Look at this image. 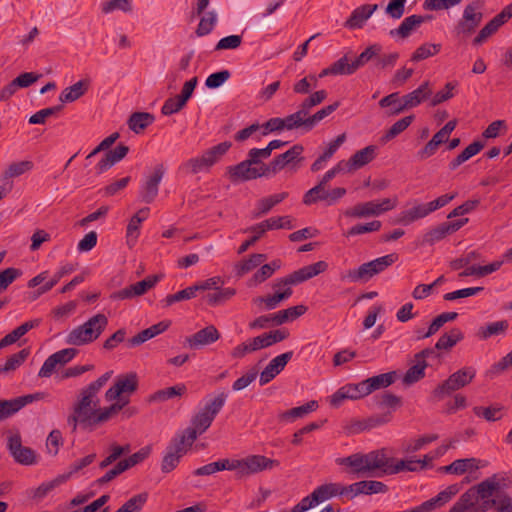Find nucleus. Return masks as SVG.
<instances>
[{"label": "nucleus", "mask_w": 512, "mask_h": 512, "mask_svg": "<svg viewBox=\"0 0 512 512\" xmlns=\"http://www.w3.org/2000/svg\"><path fill=\"white\" fill-rule=\"evenodd\" d=\"M33 162L24 160L11 163L2 174V180H8L23 175L33 169Z\"/></svg>", "instance_id": "45"}, {"label": "nucleus", "mask_w": 512, "mask_h": 512, "mask_svg": "<svg viewBox=\"0 0 512 512\" xmlns=\"http://www.w3.org/2000/svg\"><path fill=\"white\" fill-rule=\"evenodd\" d=\"M340 465L350 468L352 474L358 477H381L393 475L400 471H417L420 461L400 460L394 464V459L388 457L385 449L373 450L369 453H354L337 460Z\"/></svg>", "instance_id": "1"}, {"label": "nucleus", "mask_w": 512, "mask_h": 512, "mask_svg": "<svg viewBox=\"0 0 512 512\" xmlns=\"http://www.w3.org/2000/svg\"><path fill=\"white\" fill-rule=\"evenodd\" d=\"M432 94V89L430 88V83L428 81L423 82L417 89L412 92L404 95L402 97L404 101V106L409 109L417 107L423 101L428 99Z\"/></svg>", "instance_id": "27"}, {"label": "nucleus", "mask_w": 512, "mask_h": 512, "mask_svg": "<svg viewBox=\"0 0 512 512\" xmlns=\"http://www.w3.org/2000/svg\"><path fill=\"white\" fill-rule=\"evenodd\" d=\"M141 219L138 217H131L126 229V243L129 248L135 246L140 235Z\"/></svg>", "instance_id": "61"}, {"label": "nucleus", "mask_w": 512, "mask_h": 512, "mask_svg": "<svg viewBox=\"0 0 512 512\" xmlns=\"http://www.w3.org/2000/svg\"><path fill=\"white\" fill-rule=\"evenodd\" d=\"M239 460L238 476L255 474L264 470H271L279 466V461L267 458L263 455H250Z\"/></svg>", "instance_id": "11"}, {"label": "nucleus", "mask_w": 512, "mask_h": 512, "mask_svg": "<svg viewBox=\"0 0 512 512\" xmlns=\"http://www.w3.org/2000/svg\"><path fill=\"white\" fill-rule=\"evenodd\" d=\"M155 120L153 114L148 112H134L128 119V127L134 133L139 134L148 126H150Z\"/></svg>", "instance_id": "32"}, {"label": "nucleus", "mask_w": 512, "mask_h": 512, "mask_svg": "<svg viewBox=\"0 0 512 512\" xmlns=\"http://www.w3.org/2000/svg\"><path fill=\"white\" fill-rule=\"evenodd\" d=\"M318 408V402L315 400L309 401L304 405L294 407L290 410H287L279 415L280 420H290L303 418L309 413L315 411Z\"/></svg>", "instance_id": "37"}, {"label": "nucleus", "mask_w": 512, "mask_h": 512, "mask_svg": "<svg viewBox=\"0 0 512 512\" xmlns=\"http://www.w3.org/2000/svg\"><path fill=\"white\" fill-rule=\"evenodd\" d=\"M197 293V287H194V285L189 286L181 291H178L174 294L167 295L162 301L163 307H169L173 305L176 302L184 301V300H190L194 297H196Z\"/></svg>", "instance_id": "46"}, {"label": "nucleus", "mask_w": 512, "mask_h": 512, "mask_svg": "<svg viewBox=\"0 0 512 512\" xmlns=\"http://www.w3.org/2000/svg\"><path fill=\"white\" fill-rule=\"evenodd\" d=\"M138 388V377L136 373H127L120 375L115 384L110 387L106 393L105 398L107 401H114L120 399V396L125 393H133Z\"/></svg>", "instance_id": "15"}, {"label": "nucleus", "mask_w": 512, "mask_h": 512, "mask_svg": "<svg viewBox=\"0 0 512 512\" xmlns=\"http://www.w3.org/2000/svg\"><path fill=\"white\" fill-rule=\"evenodd\" d=\"M127 404L128 400L123 401V398H120L118 402L113 403L109 407H106L104 409L98 408L93 419L94 426L108 421L110 418L115 416L119 411H121Z\"/></svg>", "instance_id": "36"}, {"label": "nucleus", "mask_w": 512, "mask_h": 512, "mask_svg": "<svg viewBox=\"0 0 512 512\" xmlns=\"http://www.w3.org/2000/svg\"><path fill=\"white\" fill-rule=\"evenodd\" d=\"M432 16H422V15H411L406 17L398 28L392 29L390 31L391 36H399L400 38H407L411 32L419 27L422 23L431 20Z\"/></svg>", "instance_id": "24"}, {"label": "nucleus", "mask_w": 512, "mask_h": 512, "mask_svg": "<svg viewBox=\"0 0 512 512\" xmlns=\"http://www.w3.org/2000/svg\"><path fill=\"white\" fill-rule=\"evenodd\" d=\"M397 204V197H394L393 199L385 198L380 203H375L374 201L358 203L351 209L347 210L345 212V215L355 218L379 216L384 212L394 209L397 206Z\"/></svg>", "instance_id": "9"}, {"label": "nucleus", "mask_w": 512, "mask_h": 512, "mask_svg": "<svg viewBox=\"0 0 512 512\" xmlns=\"http://www.w3.org/2000/svg\"><path fill=\"white\" fill-rule=\"evenodd\" d=\"M187 392L185 384H177L175 386L166 387L155 391L149 396V402L162 403L174 398H180Z\"/></svg>", "instance_id": "29"}, {"label": "nucleus", "mask_w": 512, "mask_h": 512, "mask_svg": "<svg viewBox=\"0 0 512 512\" xmlns=\"http://www.w3.org/2000/svg\"><path fill=\"white\" fill-rule=\"evenodd\" d=\"M501 490V484L497 478V475H493L479 484L469 488L465 493L473 495V503L476 505L479 499H488L491 496L498 493Z\"/></svg>", "instance_id": "19"}, {"label": "nucleus", "mask_w": 512, "mask_h": 512, "mask_svg": "<svg viewBox=\"0 0 512 512\" xmlns=\"http://www.w3.org/2000/svg\"><path fill=\"white\" fill-rule=\"evenodd\" d=\"M236 294V290L231 287H227L224 289H217L213 293H208L205 296V301L210 306H218L222 305L228 300H230Z\"/></svg>", "instance_id": "44"}, {"label": "nucleus", "mask_w": 512, "mask_h": 512, "mask_svg": "<svg viewBox=\"0 0 512 512\" xmlns=\"http://www.w3.org/2000/svg\"><path fill=\"white\" fill-rule=\"evenodd\" d=\"M458 317V313L456 312H444L440 315H438L434 320L430 323L427 331L422 335L419 336L418 339H424L431 337L435 333L438 332V330L447 322L453 321Z\"/></svg>", "instance_id": "43"}, {"label": "nucleus", "mask_w": 512, "mask_h": 512, "mask_svg": "<svg viewBox=\"0 0 512 512\" xmlns=\"http://www.w3.org/2000/svg\"><path fill=\"white\" fill-rule=\"evenodd\" d=\"M416 363L411 366L403 376L402 382L406 386H410L425 377V369L428 367L427 362L414 360Z\"/></svg>", "instance_id": "38"}, {"label": "nucleus", "mask_w": 512, "mask_h": 512, "mask_svg": "<svg viewBox=\"0 0 512 512\" xmlns=\"http://www.w3.org/2000/svg\"><path fill=\"white\" fill-rule=\"evenodd\" d=\"M473 500L472 494L464 492L453 504L449 512H475V504L473 503Z\"/></svg>", "instance_id": "62"}, {"label": "nucleus", "mask_w": 512, "mask_h": 512, "mask_svg": "<svg viewBox=\"0 0 512 512\" xmlns=\"http://www.w3.org/2000/svg\"><path fill=\"white\" fill-rule=\"evenodd\" d=\"M164 174V165L158 164L154 167L153 173L146 178L139 192L140 198L144 203L150 204L155 200Z\"/></svg>", "instance_id": "13"}, {"label": "nucleus", "mask_w": 512, "mask_h": 512, "mask_svg": "<svg viewBox=\"0 0 512 512\" xmlns=\"http://www.w3.org/2000/svg\"><path fill=\"white\" fill-rule=\"evenodd\" d=\"M414 115L405 116L396 121L382 137L384 142L390 141L405 131L413 122Z\"/></svg>", "instance_id": "47"}, {"label": "nucleus", "mask_w": 512, "mask_h": 512, "mask_svg": "<svg viewBox=\"0 0 512 512\" xmlns=\"http://www.w3.org/2000/svg\"><path fill=\"white\" fill-rule=\"evenodd\" d=\"M220 338V333L214 325H209L195 334L186 338V343L190 348L196 349L200 346L209 345Z\"/></svg>", "instance_id": "20"}, {"label": "nucleus", "mask_w": 512, "mask_h": 512, "mask_svg": "<svg viewBox=\"0 0 512 512\" xmlns=\"http://www.w3.org/2000/svg\"><path fill=\"white\" fill-rule=\"evenodd\" d=\"M89 87V80H80L70 87L65 88L59 97L63 103L73 102L83 96Z\"/></svg>", "instance_id": "33"}, {"label": "nucleus", "mask_w": 512, "mask_h": 512, "mask_svg": "<svg viewBox=\"0 0 512 512\" xmlns=\"http://www.w3.org/2000/svg\"><path fill=\"white\" fill-rule=\"evenodd\" d=\"M284 129L286 130H295L302 129L304 132H309V126L307 118H303L299 113L294 112L290 115H287L283 118Z\"/></svg>", "instance_id": "51"}, {"label": "nucleus", "mask_w": 512, "mask_h": 512, "mask_svg": "<svg viewBox=\"0 0 512 512\" xmlns=\"http://www.w3.org/2000/svg\"><path fill=\"white\" fill-rule=\"evenodd\" d=\"M430 210L428 208L427 203L418 204L412 208L402 211L395 223H400L403 225H408L418 219L424 218L430 214Z\"/></svg>", "instance_id": "31"}, {"label": "nucleus", "mask_w": 512, "mask_h": 512, "mask_svg": "<svg viewBox=\"0 0 512 512\" xmlns=\"http://www.w3.org/2000/svg\"><path fill=\"white\" fill-rule=\"evenodd\" d=\"M129 152V147L120 143L113 150L105 153L103 158L96 164L95 169L98 174L110 169L114 164L121 161Z\"/></svg>", "instance_id": "21"}, {"label": "nucleus", "mask_w": 512, "mask_h": 512, "mask_svg": "<svg viewBox=\"0 0 512 512\" xmlns=\"http://www.w3.org/2000/svg\"><path fill=\"white\" fill-rule=\"evenodd\" d=\"M8 450L14 460L21 465H33L36 463V455L30 447L22 445L20 435L10 436L8 439Z\"/></svg>", "instance_id": "17"}, {"label": "nucleus", "mask_w": 512, "mask_h": 512, "mask_svg": "<svg viewBox=\"0 0 512 512\" xmlns=\"http://www.w3.org/2000/svg\"><path fill=\"white\" fill-rule=\"evenodd\" d=\"M306 311L307 307L305 305H297L278 311L276 318L278 321L284 324L286 322L297 319L298 317L302 316Z\"/></svg>", "instance_id": "59"}, {"label": "nucleus", "mask_w": 512, "mask_h": 512, "mask_svg": "<svg viewBox=\"0 0 512 512\" xmlns=\"http://www.w3.org/2000/svg\"><path fill=\"white\" fill-rule=\"evenodd\" d=\"M484 7V1L483 0H474L471 3H469L464 11L462 18L475 22L477 24H480L482 21L483 14L481 13V9Z\"/></svg>", "instance_id": "48"}, {"label": "nucleus", "mask_w": 512, "mask_h": 512, "mask_svg": "<svg viewBox=\"0 0 512 512\" xmlns=\"http://www.w3.org/2000/svg\"><path fill=\"white\" fill-rule=\"evenodd\" d=\"M382 51V46L379 44H373L368 46L358 57L352 60L356 71L363 67L366 63L372 60L374 57H378Z\"/></svg>", "instance_id": "50"}, {"label": "nucleus", "mask_w": 512, "mask_h": 512, "mask_svg": "<svg viewBox=\"0 0 512 512\" xmlns=\"http://www.w3.org/2000/svg\"><path fill=\"white\" fill-rule=\"evenodd\" d=\"M217 22V14L214 11L207 12L201 19L198 24V27L195 31L197 36L202 37L209 34L216 25Z\"/></svg>", "instance_id": "56"}, {"label": "nucleus", "mask_w": 512, "mask_h": 512, "mask_svg": "<svg viewBox=\"0 0 512 512\" xmlns=\"http://www.w3.org/2000/svg\"><path fill=\"white\" fill-rule=\"evenodd\" d=\"M328 264L325 261H318L314 264L304 266L286 277L277 279L274 284V289H282L290 287L291 285H296L307 281L320 273H323L327 270Z\"/></svg>", "instance_id": "8"}, {"label": "nucleus", "mask_w": 512, "mask_h": 512, "mask_svg": "<svg viewBox=\"0 0 512 512\" xmlns=\"http://www.w3.org/2000/svg\"><path fill=\"white\" fill-rule=\"evenodd\" d=\"M378 9L377 4H364L354 9L344 26L349 29L362 28L364 23Z\"/></svg>", "instance_id": "23"}, {"label": "nucleus", "mask_w": 512, "mask_h": 512, "mask_svg": "<svg viewBox=\"0 0 512 512\" xmlns=\"http://www.w3.org/2000/svg\"><path fill=\"white\" fill-rule=\"evenodd\" d=\"M289 337V332L286 329L272 330L254 337V342L258 350L272 346L275 343L281 342Z\"/></svg>", "instance_id": "30"}, {"label": "nucleus", "mask_w": 512, "mask_h": 512, "mask_svg": "<svg viewBox=\"0 0 512 512\" xmlns=\"http://www.w3.org/2000/svg\"><path fill=\"white\" fill-rule=\"evenodd\" d=\"M45 395L44 392H36L10 400H0V422L13 416L26 405L44 399Z\"/></svg>", "instance_id": "12"}, {"label": "nucleus", "mask_w": 512, "mask_h": 512, "mask_svg": "<svg viewBox=\"0 0 512 512\" xmlns=\"http://www.w3.org/2000/svg\"><path fill=\"white\" fill-rule=\"evenodd\" d=\"M99 403V399H93L89 395H86L84 392L80 391L79 400L74 404L73 409L75 410L77 416L83 415L93 423V419L95 413L97 412Z\"/></svg>", "instance_id": "25"}, {"label": "nucleus", "mask_w": 512, "mask_h": 512, "mask_svg": "<svg viewBox=\"0 0 512 512\" xmlns=\"http://www.w3.org/2000/svg\"><path fill=\"white\" fill-rule=\"evenodd\" d=\"M190 447L187 446V441L184 437L180 435L174 437L166 448V453L161 463V471L169 473L174 470Z\"/></svg>", "instance_id": "10"}, {"label": "nucleus", "mask_w": 512, "mask_h": 512, "mask_svg": "<svg viewBox=\"0 0 512 512\" xmlns=\"http://www.w3.org/2000/svg\"><path fill=\"white\" fill-rule=\"evenodd\" d=\"M468 218H460L455 221L443 222L435 228L430 229L425 233L423 242L429 245L444 239L447 235H451L461 229L468 223Z\"/></svg>", "instance_id": "14"}, {"label": "nucleus", "mask_w": 512, "mask_h": 512, "mask_svg": "<svg viewBox=\"0 0 512 512\" xmlns=\"http://www.w3.org/2000/svg\"><path fill=\"white\" fill-rule=\"evenodd\" d=\"M267 255L261 253H255L249 256L248 259H245L235 265V272L238 277L243 276L244 274L252 271L254 268L260 266L264 261H266Z\"/></svg>", "instance_id": "35"}, {"label": "nucleus", "mask_w": 512, "mask_h": 512, "mask_svg": "<svg viewBox=\"0 0 512 512\" xmlns=\"http://www.w3.org/2000/svg\"><path fill=\"white\" fill-rule=\"evenodd\" d=\"M287 197V192H281L259 199L256 202L255 209L252 211V217L254 219H258L268 214L273 209L274 206L281 203Z\"/></svg>", "instance_id": "26"}, {"label": "nucleus", "mask_w": 512, "mask_h": 512, "mask_svg": "<svg viewBox=\"0 0 512 512\" xmlns=\"http://www.w3.org/2000/svg\"><path fill=\"white\" fill-rule=\"evenodd\" d=\"M312 495L314 501L319 504L337 495L345 496V491L344 486L340 483H328L317 487Z\"/></svg>", "instance_id": "28"}, {"label": "nucleus", "mask_w": 512, "mask_h": 512, "mask_svg": "<svg viewBox=\"0 0 512 512\" xmlns=\"http://www.w3.org/2000/svg\"><path fill=\"white\" fill-rule=\"evenodd\" d=\"M148 499L147 493H140L131 497L116 512H140Z\"/></svg>", "instance_id": "54"}, {"label": "nucleus", "mask_w": 512, "mask_h": 512, "mask_svg": "<svg viewBox=\"0 0 512 512\" xmlns=\"http://www.w3.org/2000/svg\"><path fill=\"white\" fill-rule=\"evenodd\" d=\"M397 377L396 371H390L387 373L379 374L373 377L366 379L369 388H371V393L375 390L386 388L392 385Z\"/></svg>", "instance_id": "41"}, {"label": "nucleus", "mask_w": 512, "mask_h": 512, "mask_svg": "<svg viewBox=\"0 0 512 512\" xmlns=\"http://www.w3.org/2000/svg\"><path fill=\"white\" fill-rule=\"evenodd\" d=\"M508 328V322L506 320L492 322L486 325L485 327H481L479 329L478 335L481 339H488L491 336L499 335L504 333Z\"/></svg>", "instance_id": "52"}, {"label": "nucleus", "mask_w": 512, "mask_h": 512, "mask_svg": "<svg viewBox=\"0 0 512 512\" xmlns=\"http://www.w3.org/2000/svg\"><path fill=\"white\" fill-rule=\"evenodd\" d=\"M475 462V458L457 459L453 461L450 465L445 466L444 469L446 472L452 474H463L470 468H478V466L475 465Z\"/></svg>", "instance_id": "58"}, {"label": "nucleus", "mask_w": 512, "mask_h": 512, "mask_svg": "<svg viewBox=\"0 0 512 512\" xmlns=\"http://www.w3.org/2000/svg\"><path fill=\"white\" fill-rule=\"evenodd\" d=\"M227 397L226 392H220L214 398L207 400L204 407L192 418L191 426L180 435L187 441V446H192L198 435L203 434L211 426Z\"/></svg>", "instance_id": "2"}, {"label": "nucleus", "mask_w": 512, "mask_h": 512, "mask_svg": "<svg viewBox=\"0 0 512 512\" xmlns=\"http://www.w3.org/2000/svg\"><path fill=\"white\" fill-rule=\"evenodd\" d=\"M231 143L228 141L221 142L210 149L206 150L203 154L210 166L214 165L226 152L230 149Z\"/></svg>", "instance_id": "55"}, {"label": "nucleus", "mask_w": 512, "mask_h": 512, "mask_svg": "<svg viewBox=\"0 0 512 512\" xmlns=\"http://www.w3.org/2000/svg\"><path fill=\"white\" fill-rule=\"evenodd\" d=\"M292 218L290 216L271 217L260 223H257V228H260V234H265L268 230L274 229H292Z\"/></svg>", "instance_id": "34"}, {"label": "nucleus", "mask_w": 512, "mask_h": 512, "mask_svg": "<svg viewBox=\"0 0 512 512\" xmlns=\"http://www.w3.org/2000/svg\"><path fill=\"white\" fill-rule=\"evenodd\" d=\"M30 355L29 348H24L17 353L10 355L5 364L0 367V374L9 373L16 370Z\"/></svg>", "instance_id": "42"}, {"label": "nucleus", "mask_w": 512, "mask_h": 512, "mask_svg": "<svg viewBox=\"0 0 512 512\" xmlns=\"http://www.w3.org/2000/svg\"><path fill=\"white\" fill-rule=\"evenodd\" d=\"M227 174L232 183L246 182L261 177H267L265 163L261 166L255 165V162L248 158L236 165L227 167Z\"/></svg>", "instance_id": "7"}, {"label": "nucleus", "mask_w": 512, "mask_h": 512, "mask_svg": "<svg viewBox=\"0 0 512 512\" xmlns=\"http://www.w3.org/2000/svg\"><path fill=\"white\" fill-rule=\"evenodd\" d=\"M331 70L334 71V75H352L356 72L353 62L350 61L347 55L331 64Z\"/></svg>", "instance_id": "63"}, {"label": "nucleus", "mask_w": 512, "mask_h": 512, "mask_svg": "<svg viewBox=\"0 0 512 512\" xmlns=\"http://www.w3.org/2000/svg\"><path fill=\"white\" fill-rule=\"evenodd\" d=\"M280 267L281 261L279 259L273 260L268 264H264L253 275L252 281H254L256 284H260L269 279Z\"/></svg>", "instance_id": "49"}, {"label": "nucleus", "mask_w": 512, "mask_h": 512, "mask_svg": "<svg viewBox=\"0 0 512 512\" xmlns=\"http://www.w3.org/2000/svg\"><path fill=\"white\" fill-rule=\"evenodd\" d=\"M441 50V44L425 43L418 47L411 56V61L419 62L428 57L438 54Z\"/></svg>", "instance_id": "53"}, {"label": "nucleus", "mask_w": 512, "mask_h": 512, "mask_svg": "<svg viewBox=\"0 0 512 512\" xmlns=\"http://www.w3.org/2000/svg\"><path fill=\"white\" fill-rule=\"evenodd\" d=\"M113 371H107L97 380L91 382L88 386L81 389L86 395H89L93 399H98L97 394L106 385L108 380L111 378Z\"/></svg>", "instance_id": "57"}, {"label": "nucleus", "mask_w": 512, "mask_h": 512, "mask_svg": "<svg viewBox=\"0 0 512 512\" xmlns=\"http://www.w3.org/2000/svg\"><path fill=\"white\" fill-rule=\"evenodd\" d=\"M476 376V370L471 367H463L451 374L445 381L440 383L432 392L436 400H442L451 393L467 386Z\"/></svg>", "instance_id": "5"}, {"label": "nucleus", "mask_w": 512, "mask_h": 512, "mask_svg": "<svg viewBox=\"0 0 512 512\" xmlns=\"http://www.w3.org/2000/svg\"><path fill=\"white\" fill-rule=\"evenodd\" d=\"M107 324V317L104 314H97L91 317L84 324L70 331L66 342L75 346L91 343L101 335Z\"/></svg>", "instance_id": "3"}, {"label": "nucleus", "mask_w": 512, "mask_h": 512, "mask_svg": "<svg viewBox=\"0 0 512 512\" xmlns=\"http://www.w3.org/2000/svg\"><path fill=\"white\" fill-rule=\"evenodd\" d=\"M63 109V105H56L48 108L41 109L29 118V124H44L46 119L51 116L57 115Z\"/></svg>", "instance_id": "60"}, {"label": "nucleus", "mask_w": 512, "mask_h": 512, "mask_svg": "<svg viewBox=\"0 0 512 512\" xmlns=\"http://www.w3.org/2000/svg\"><path fill=\"white\" fill-rule=\"evenodd\" d=\"M398 260L396 253L387 254L372 261L363 263L356 269H350L341 275L342 280L350 282H367L373 276L385 271Z\"/></svg>", "instance_id": "4"}, {"label": "nucleus", "mask_w": 512, "mask_h": 512, "mask_svg": "<svg viewBox=\"0 0 512 512\" xmlns=\"http://www.w3.org/2000/svg\"><path fill=\"white\" fill-rule=\"evenodd\" d=\"M303 151V145L295 144L286 152L274 157L272 161H270L268 164H265L267 177L276 175L287 166L298 168L304 161V157L302 156Z\"/></svg>", "instance_id": "6"}, {"label": "nucleus", "mask_w": 512, "mask_h": 512, "mask_svg": "<svg viewBox=\"0 0 512 512\" xmlns=\"http://www.w3.org/2000/svg\"><path fill=\"white\" fill-rule=\"evenodd\" d=\"M322 184L318 183L316 186L308 190L303 196V203L311 205L318 201H326L327 191Z\"/></svg>", "instance_id": "64"}, {"label": "nucleus", "mask_w": 512, "mask_h": 512, "mask_svg": "<svg viewBox=\"0 0 512 512\" xmlns=\"http://www.w3.org/2000/svg\"><path fill=\"white\" fill-rule=\"evenodd\" d=\"M292 293L293 291L291 287H287L283 291H276L273 295L258 297L254 300V302L264 303L266 309L272 310L275 309L281 301L288 299Z\"/></svg>", "instance_id": "40"}, {"label": "nucleus", "mask_w": 512, "mask_h": 512, "mask_svg": "<svg viewBox=\"0 0 512 512\" xmlns=\"http://www.w3.org/2000/svg\"><path fill=\"white\" fill-rule=\"evenodd\" d=\"M377 147L374 145L356 151L348 161H344L347 171H354L370 163L376 157Z\"/></svg>", "instance_id": "22"}, {"label": "nucleus", "mask_w": 512, "mask_h": 512, "mask_svg": "<svg viewBox=\"0 0 512 512\" xmlns=\"http://www.w3.org/2000/svg\"><path fill=\"white\" fill-rule=\"evenodd\" d=\"M293 357V351H288L273 358L260 373L259 384L264 386L282 372Z\"/></svg>", "instance_id": "18"}, {"label": "nucleus", "mask_w": 512, "mask_h": 512, "mask_svg": "<svg viewBox=\"0 0 512 512\" xmlns=\"http://www.w3.org/2000/svg\"><path fill=\"white\" fill-rule=\"evenodd\" d=\"M464 338L459 328H452L448 333H444L436 342L437 350H449Z\"/></svg>", "instance_id": "39"}, {"label": "nucleus", "mask_w": 512, "mask_h": 512, "mask_svg": "<svg viewBox=\"0 0 512 512\" xmlns=\"http://www.w3.org/2000/svg\"><path fill=\"white\" fill-rule=\"evenodd\" d=\"M345 496L353 499L358 495H372L378 493H386L388 487L386 484L376 480H362L351 485L344 486Z\"/></svg>", "instance_id": "16"}]
</instances>
